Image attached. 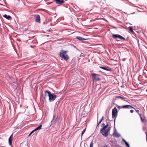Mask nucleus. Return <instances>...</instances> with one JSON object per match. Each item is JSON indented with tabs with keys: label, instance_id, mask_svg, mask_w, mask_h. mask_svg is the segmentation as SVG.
Returning a JSON list of instances; mask_svg holds the SVG:
<instances>
[{
	"label": "nucleus",
	"instance_id": "nucleus-39",
	"mask_svg": "<svg viewBox=\"0 0 147 147\" xmlns=\"http://www.w3.org/2000/svg\"><path fill=\"white\" fill-rule=\"evenodd\" d=\"M146 92H147V89L146 90Z\"/></svg>",
	"mask_w": 147,
	"mask_h": 147
},
{
	"label": "nucleus",
	"instance_id": "nucleus-4",
	"mask_svg": "<svg viewBox=\"0 0 147 147\" xmlns=\"http://www.w3.org/2000/svg\"><path fill=\"white\" fill-rule=\"evenodd\" d=\"M117 110L115 107L113 108L112 111V118H115L114 120V122H115V119L117 115Z\"/></svg>",
	"mask_w": 147,
	"mask_h": 147
},
{
	"label": "nucleus",
	"instance_id": "nucleus-1",
	"mask_svg": "<svg viewBox=\"0 0 147 147\" xmlns=\"http://www.w3.org/2000/svg\"><path fill=\"white\" fill-rule=\"evenodd\" d=\"M45 96H48L49 97V102L53 101L57 98L56 95L54 94H51V92L47 90L45 91Z\"/></svg>",
	"mask_w": 147,
	"mask_h": 147
},
{
	"label": "nucleus",
	"instance_id": "nucleus-14",
	"mask_svg": "<svg viewBox=\"0 0 147 147\" xmlns=\"http://www.w3.org/2000/svg\"><path fill=\"white\" fill-rule=\"evenodd\" d=\"M60 117H57L55 120V122L56 123H59L60 121Z\"/></svg>",
	"mask_w": 147,
	"mask_h": 147
},
{
	"label": "nucleus",
	"instance_id": "nucleus-12",
	"mask_svg": "<svg viewBox=\"0 0 147 147\" xmlns=\"http://www.w3.org/2000/svg\"><path fill=\"white\" fill-rule=\"evenodd\" d=\"M56 3L57 4H61V3L64 2V0H56Z\"/></svg>",
	"mask_w": 147,
	"mask_h": 147
},
{
	"label": "nucleus",
	"instance_id": "nucleus-13",
	"mask_svg": "<svg viewBox=\"0 0 147 147\" xmlns=\"http://www.w3.org/2000/svg\"><path fill=\"white\" fill-rule=\"evenodd\" d=\"M3 17L8 20H11V17L10 16H7L6 14H5L3 16Z\"/></svg>",
	"mask_w": 147,
	"mask_h": 147
},
{
	"label": "nucleus",
	"instance_id": "nucleus-25",
	"mask_svg": "<svg viewBox=\"0 0 147 147\" xmlns=\"http://www.w3.org/2000/svg\"><path fill=\"white\" fill-rule=\"evenodd\" d=\"M136 112L138 113V114H139L140 116L141 115V113H139V110H137V111H136Z\"/></svg>",
	"mask_w": 147,
	"mask_h": 147
},
{
	"label": "nucleus",
	"instance_id": "nucleus-22",
	"mask_svg": "<svg viewBox=\"0 0 147 147\" xmlns=\"http://www.w3.org/2000/svg\"><path fill=\"white\" fill-rule=\"evenodd\" d=\"M118 98H121L122 99H125V97H122L121 96H119L117 97Z\"/></svg>",
	"mask_w": 147,
	"mask_h": 147
},
{
	"label": "nucleus",
	"instance_id": "nucleus-24",
	"mask_svg": "<svg viewBox=\"0 0 147 147\" xmlns=\"http://www.w3.org/2000/svg\"><path fill=\"white\" fill-rule=\"evenodd\" d=\"M35 131L34 130H33L31 132H30V134H29V135H28V136H30L31 134L33 133L34 131Z\"/></svg>",
	"mask_w": 147,
	"mask_h": 147
},
{
	"label": "nucleus",
	"instance_id": "nucleus-36",
	"mask_svg": "<svg viewBox=\"0 0 147 147\" xmlns=\"http://www.w3.org/2000/svg\"><path fill=\"white\" fill-rule=\"evenodd\" d=\"M132 109H134L135 110V111H137V110L136 109H135L133 107V108Z\"/></svg>",
	"mask_w": 147,
	"mask_h": 147
},
{
	"label": "nucleus",
	"instance_id": "nucleus-21",
	"mask_svg": "<svg viewBox=\"0 0 147 147\" xmlns=\"http://www.w3.org/2000/svg\"><path fill=\"white\" fill-rule=\"evenodd\" d=\"M116 107H117L118 109H121V108H123L122 107L120 106L117 105H116Z\"/></svg>",
	"mask_w": 147,
	"mask_h": 147
},
{
	"label": "nucleus",
	"instance_id": "nucleus-16",
	"mask_svg": "<svg viewBox=\"0 0 147 147\" xmlns=\"http://www.w3.org/2000/svg\"><path fill=\"white\" fill-rule=\"evenodd\" d=\"M140 118L141 119V120L142 121V122H143V123H144L145 122V117L144 116H143V117H142L141 116V115L140 116Z\"/></svg>",
	"mask_w": 147,
	"mask_h": 147
},
{
	"label": "nucleus",
	"instance_id": "nucleus-10",
	"mask_svg": "<svg viewBox=\"0 0 147 147\" xmlns=\"http://www.w3.org/2000/svg\"><path fill=\"white\" fill-rule=\"evenodd\" d=\"M122 107L123 108H127L128 109L133 108V107L129 105H123L122 106Z\"/></svg>",
	"mask_w": 147,
	"mask_h": 147
},
{
	"label": "nucleus",
	"instance_id": "nucleus-23",
	"mask_svg": "<svg viewBox=\"0 0 147 147\" xmlns=\"http://www.w3.org/2000/svg\"><path fill=\"white\" fill-rule=\"evenodd\" d=\"M93 144L92 143V142H91L90 143V147H93Z\"/></svg>",
	"mask_w": 147,
	"mask_h": 147
},
{
	"label": "nucleus",
	"instance_id": "nucleus-30",
	"mask_svg": "<svg viewBox=\"0 0 147 147\" xmlns=\"http://www.w3.org/2000/svg\"><path fill=\"white\" fill-rule=\"evenodd\" d=\"M102 127H104L105 126V124L104 123H103L102 124Z\"/></svg>",
	"mask_w": 147,
	"mask_h": 147
},
{
	"label": "nucleus",
	"instance_id": "nucleus-35",
	"mask_svg": "<svg viewBox=\"0 0 147 147\" xmlns=\"http://www.w3.org/2000/svg\"><path fill=\"white\" fill-rule=\"evenodd\" d=\"M145 133L146 134V136H147V132L146 131Z\"/></svg>",
	"mask_w": 147,
	"mask_h": 147
},
{
	"label": "nucleus",
	"instance_id": "nucleus-38",
	"mask_svg": "<svg viewBox=\"0 0 147 147\" xmlns=\"http://www.w3.org/2000/svg\"><path fill=\"white\" fill-rule=\"evenodd\" d=\"M92 21V20H90V22H91V21Z\"/></svg>",
	"mask_w": 147,
	"mask_h": 147
},
{
	"label": "nucleus",
	"instance_id": "nucleus-33",
	"mask_svg": "<svg viewBox=\"0 0 147 147\" xmlns=\"http://www.w3.org/2000/svg\"><path fill=\"white\" fill-rule=\"evenodd\" d=\"M123 140L124 142H125V144L127 142L126 141V140H124V139H123Z\"/></svg>",
	"mask_w": 147,
	"mask_h": 147
},
{
	"label": "nucleus",
	"instance_id": "nucleus-8",
	"mask_svg": "<svg viewBox=\"0 0 147 147\" xmlns=\"http://www.w3.org/2000/svg\"><path fill=\"white\" fill-rule=\"evenodd\" d=\"M40 18L39 14H38L36 16L35 22L37 23H40Z\"/></svg>",
	"mask_w": 147,
	"mask_h": 147
},
{
	"label": "nucleus",
	"instance_id": "nucleus-29",
	"mask_svg": "<svg viewBox=\"0 0 147 147\" xmlns=\"http://www.w3.org/2000/svg\"><path fill=\"white\" fill-rule=\"evenodd\" d=\"M102 147H109L107 145H105V146H103Z\"/></svg>",
	"mask_w": 147,
	"mask_h": 147
},
{
	"label": "nucleus",
	"instance_id": "nucleus-27",
	"mask_svg": "<svg viewBox=\"0 0 147 147\" xmlns=\"http://www.w3.org/2000/svg\"><path fill=\"white\" fill-rule=\"evenodd\" d=\"M101 120H100L97 123V126L101 122Z\"/></svg>",
	"mask_w": 147,
	"mask_h": 147
},
{
	"label": "nucleus",
	"instance_id": "nucleus-32",
	"mask_svg": "<svg viewBox=\"0 0 147 147\" xmlns=\"http://www.w3.org/2000/svg\"><path fill=\"white\" fill-rule=\"evenodd\" d=\"M104 116H102V118H101V119L100 120H101V121H102V120L104 119Z\"/></svg>",
	"mask_w": 147,
	"mask_h": 147
},
{
	"label": "nucleus",
	"instance_id": "nucleus-3",
	"mask_svg": "<svg viewBox=\"0 0 147 147\" xmlns=\"http://www.w3.org/2000/svg\"><path fill=\"white\" fill-rule=\"evenodd\" d=\"M111 128V127L110 126L108 127L107 130L102 128L100 130V132L103 136L107 137L109 135L108 132L110 131Z\"/></svg>",
	"mask_w": 147,
	"mask_h": 147
},
{
	"label": "nucleus",
	"instance_id": "nucleus-9",
	"mask_svg": "<svg viewBox=\"0 0 147 147\" xmlns=\"http://www.w3.org/2000/svg\"><path fill=\"white\" fill-rule=\"evenodd\" d=\"M13 135L12 134L10 136L9 138V144L10 146H11L12 144V141L13 139Z\"/></svg>",
	"mask_w": 147,
	"mask_h": 147
},
{
	"label": "nucleus",
	"instance_id": "nucleus-31",
	"mask_svg": "<svg viewBox=\"0 0 147 147\" xmlns=\"http://www.w3.org/2000/svg\"><path fill=\"white\" fill-rule=\"evenodd\" d=\"M130 112L131 113H133L134 110H130Z\"/></svg>",
	"mask_w": 147,
	"mask_h": 147
},
{
	"label": "nucleus",
	"instance_id": "nucleus-17",
	"mask_svg": "<svg viewBox=\"0 0 147 147\" xmlns=\"http://www.w3.org/2000/svg\"><path fill=\"white\" fill-rule=\"evenodd\" d=\"M42 125H40V126L38 127H37L34 130L35 131H37L38 130H39L41 128V127H42Z\"/></svg>",
	"mask_w": 147,
	"mask_h": 147
},
{
	"label": "nucleus",
	"instance_id": "nucleus-6",
	"mask_svg": "<svg viewBox=\"0 0 147 147\" xmlns=\"http://www.w3.org/2000/svg\"><path fill=\"white\" fill-rule=\"evenodd\" d=\"M112 37L113 38H119L121 39V40H125V39L121 35L119 34H114L112 35Z\"/></svg>",
	"mask_w": 147,
	"mask_h": 147
},
{
	"label": "nucleus",
	"instance_id": "nucleus-34",
	"mask_svg": "<svg viewBox=\"0 0 147 147\" xmlns=\"http://www.w3.org/2000/svg\"><path fill=\"white\" fill-rule=\"evenodd\" d=\"M145 133L146 134V136H147V132L146 131Z\"/></svg>",
	"mask_w": 147,
	"mask_h": 147
},
{
	"label": "nucleus",
	"instance_id": "nucleus-26",
	"mask_svg": "<svg viewBox=\"0 0 147 147\" xmlns=\"http://www.w3.org/2000/svg\"><path fill=\"white\" fill-rule=\"evenodd\" d=\"M125 144L126 146H127V147H130L129 146V144L128 143V142H127Z\"/></svg>",
	"mask_w": 147,
	"mask_h": 147
},
{
	"label": "nucleus",
	"instance_id": "nucleus-5",
	"mask_svg": "<svg viewBox=\"0 0 147 147\" xmlns=\"http://www.w3.org/2000/svg\"><path fill=\"white\" fill-rule=\"evenodd\" d=\"M92 75L93 77V81H94V80H96V81H98L100 79V78L98 77V76H100L99 75L93 73L92 74Z\"/></svg>",
	"mask_w": 147,
	"mask_h": 147
},
{
	"label": "nucleus",
	"instance_id": "nucleus-20",
	"mask_svg": "<svg viewBox=\"0 0 147 147\" xmlns=\"http://www.w3.org/2000/svg\"><path fill=\"white\" fill-rule=\"evenodd\" d=\"M86 131V129H84L82 131V134H81V137H82V135Z\"/></svg>",
	"mask_w": 147,
	"mask_h": 147
},
{
	"label": "nucleus",
	"instance_id": "nucleus-28",
	"mask_svg": "<svg viewBox=\"0 0 147 147\" xmlns=\"http://www.w3.org/2000/svg\"><path fill=\"white\" fill-rule=\"evenodd\" d=\"M143 130L144 131H146V130L145 128L144 127H143Z\"/></svg>",
	"mask_w": 147,
	"mask_h": 147
},
{
	"label": "nucleus",
	"instance_id": "nucleus-7",
	"mask_svg": "<svg viewBox=\"0 0 147 147\" xmlns=\"http://www.w3.org/2000/svg\"><path fill=\"white\" fill-rule=\"evenodd\" d=\"M99 67L101 69H103L104 70L107 71H112V69L109 67H108L107 68L105 67L99 66Z\"/></svg>",
	"mask_w": 147,
	"mask_h": 147
},
{
	"label": "nucleus",
	"instance_id": "nucleus-18",
	"mask_svg": "<svg viewBox=\"0 0 147 147\" xmlns=\"http://www.w3.org/2000/svg\"><path fill=\"white\" fill-rule=\"evenodd\" d=\"M129 30L132 33H134V32L133 29L132 27V26H129Z\"/></svg>",
	"mask_w": 147,
	"mask_h": 147
},
{
	"label": "nucleus",
	"instance_id": "nucleus-2",
	"mask_svg": "<svg viewBox=\"0 0 147 147\" xmlns=\"http://www.w3.org/2000/svg\"><path fill=\"white\" fill-rule=\"evenodd\" d=\"M68 52V51L61 50L59 52L60 57L65 61L68 60L69 58V57L66 54Z\"/></svg>",
	"mask_w": 147,
	"mask_h": 147
},
{
	"label": "nucleus",
	"instance_id": "nucleus-19",
	"mask_svg": "<svg viewBox=\"0 0 147 147\" xmlns=\"http://www.w3.org/2000/svg\"><path fill=\"white\" fill-rule=\"evenodd\" d=\"M109 125L107 123V124L105 126L103 127L102 128L103 129H106L108 127Z\"/></svg>",
	"mask_w": 147,
	"mask_h": 147
},
{
	"label": "nucleus",
	"instance_id": "nucleus-11",
	"mask_svg": "<svg viewBox=\"0 0 147 147\" xmlns=\"http://www.w3.org/2000/svg\"><path fill=\"white\" fill-rule=\"evenodd\" d=\"M113 135L114 137H118L120 136V134L117 133L116 131V130H115V131L113 133Z\"/></svg>",
	"mask_w": 147,
	"mask_h": 147
},
{
	"label": "nucleus",
	"instance_id": "nucleus-37",
	"mask_svg": "<svg viewBox=\"0 0 147 147\" xmlns=\"http://www.w3.org/2000/svg\"><path fill=\"white\" fill-rule=\"evenodd\" d=\"M146 141H147V136H146Z\"/></svg>",
	"mask_w": 147,
	"mask_h": 147
},
{
	"label": "nucleus",
	"instance_id": "nucleus-15",
	"mask_svg": "<svg viewBox=\"0 0 147 147\" xmlns=\"http://www.w3.org/2000/svg\"><path fill=\"white\" fill-rule=\"evenodd\" d=\"M76 37L77 39H78L79 40H86V39L82 38L80 36H76Z\"/></svg>",
	"mask_w": 147,
	"mask_h": 147
}]
</instances>
